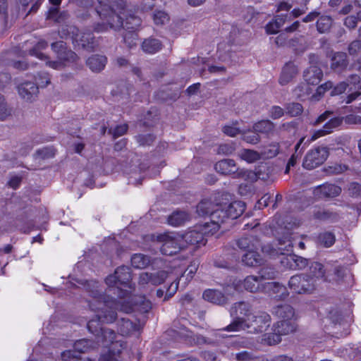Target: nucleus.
Segmentation results:
<instances>
[{
  "mask_svg": "<svg viewBox=\"0 0 361 361\" xmlns=\"http://www.w3.org/2000/svg\"><path fill=\"white\" fill-rule=\"evenodd\" d=\"M159 239L162 243L160 251L164 255L171 256L176 255L183 248V245L173 236L161 235L159 237Z\"/></svg>",
  "mask_w": 361,
  "mask_h": 361,
  "instance_id": "4468645a",
  "label": "nucleus"
},
{
  "mask_svg": "<svg viewBox=\"0 0 361 361\" xmlns=\"http://www.w3.org/2000/svg\"><path fill=\"white\" fill-rule=\"evenodd\" d=\"M228 219H235L239 217L245 209V204L242 201H234L230 204L224 203Z\"/></svg>",
  "mask_w": 361,
  "mask_h": 361,
  "instance_id": "7c9ffc66",
  "label": "nucleus"
},
{
  "mask_svg": "<svg viewBox=\"0 0 361 361\" xmlns=\"http://www.w3.org/2000/svg\"><path fill=\"white\" fill-rule=\"evenodd\" d=\"M263 291L276 300H284L288 295L286 286L277 282L268 281L263 284Z\"/></svg>",
  "mask_w": 361,
  "mask_h": 361,
  "instance_id": "dca6fc26",
  "label": "nucleus"
},
{
  "mask_svg": "<svg viewBox=\"0 0 361 361\" xmlns=\"http://www.w3.org/2000/svg\"><path fill=\"white\" fill-rule=\"evenodd\" d=\"M281 341V335L276 331L272 334H264L262 338V343L267 345H274Z\"/></svg>",
  "mask_w": 361,
  "mask_h": 361,
  "instance_id": "8fccbe9b",
  "label": "nucleus"
},
{
  "mask_svg": "<svg viewBox=\"0 0 361 361\" xmlns=\"http://www.w3.org/2000/svg\"><path fill=\"white\" fill-rule=\"evenodd\" d=\"M236 245L240 250L247 252L253 250H257L260 247V242L257 237L247 235L236 240Z\"/></svg>",
  "mask_w": 361,
  "mask_h": 361,
  "instance_id": "4be33fe9",
  "label": "nucleus"
},
{
  "mask_svg": "<svg viewBox=\"0 0 361 361\" xmlns=\"http://www.w3.org/2000/svg\"><path fill=\"white\" fill-rule=\"evenodd\" d=\"M295 320V319L281 320L274 324L273 330L281 336L292 333L296 329Z\"/></svg>",
  "mask_w": 361,
  "mask_h": 361,
  "instance_id": "2f4dec72",
  "label": "nucleus"
},
{
  "mask_svg": "<svg viewBox=\"0 0 361 361\" xmlns=\"http://www.w3.org/2000/svg\"><path fill=\"white\" fill-rule=\"evenodd\" d=\"M210 225L208 222H206L202 231H199L197 228L190 230L181 235V239L188 245H195L199 244H205L204 233H211L209 231Z\"/></svg>",
  "mask_w": 361,
  "mask_h": 361,
  "instance_id": "f8f14e48",
  "label": "nucleus"
},
{
  "mask_svg": "<svg viewBox=\"0 0 361 361\" xmlns=\"http://www.w3.org/2000/svg\"><path fill=\"white\" fill-rule=\"evenodd\" d=\"M243 139V140H245V142H247L248 143L255 145L259 142L260 137H259V134L257 133V132L254 130V131H250V132H248L247 133L244 134Z\"/></svg>",
  "mask_w": 361,
  "mask_h": 361,
  "instance_id": "e2e57ef3",
  "label": "nucleus"
},
{
  "mask_svg": "<svg viewBox=\"0 0 361 361\" xmlns=\"http://www.w3.org/2000/svg\"><path fill=\"white\" fill-rule=\"evenodd\" d=\"M281 264L284 269L299 271L305 268L307 260L295 255H282Z\"/></svg>",
  "mask_w": 361,
  "mask_h": 361,
  "instance_id": "2eb2a0df",
  "label": "nucleus"
},
{
  "mask_svg": "<svg viewBox=\"0 0 361 361\" xmlns=\"http://www.w3.org/2000/svg\"><path fill=\"white\" fill-rule=\"evenodd\" d=\"M252 308L251 305L245 302L235 303L230 309V314L234 319L237 318L250 320Z\"/></svg>",
  "mask_w": 361,
  "mask_h": 361,
  "instance_id": "a211bd4d",
  "label": "nucleus"
},
{
  "mask_svg": "<svg viewBox=\"0 0 361 361\" xmlns=\"http://www.w3.org/2000/svg\"><path fill=\"white\" fill-rule=\"evenodd\" d=\"M141 23L140 18L134 13H128L125 8L123 26L125 30L133 32L140 26Z\"/></svg>",
  "mask_w": 361,
  "mask_h": 361,
  "instance_id": "473e14b6",
  "label": "nucleus"
},
{
  "mask_svg": "<svg viewBox=\"0 0 361 361\" xmlns=\"http://www.w3.org/2000/svg\"><path fill=\"white\" fill-rule=\"evenodd\" d=\"M348 124H361V116L350 114L345 117H334L329 119L323 126L322 129L316 131L312 137V140H314L319 137L324 136L333 131V130L340 126L343 121Z\"/></svg>",
  "mask_w": 361,
  "mask_h": 361,
  "instance_id": "423d86ee",
  "label": "nucleus"
},
{
  "mask_svg": "<svg viewBox=\"0 0 361 361\" xmlns=\"http://www.w3.org/2000/svg\"><path fill=\"white\" fill-rule=\"evenodd\" d=\"M51 47L56 54L57 60L47 61L46 64L54 69L61 70L72 63H75L79 59L78 55L68 49L66 43L63 41L52 43Z\"/></svg>",
  "mask_w": 361,
  "mask_h": 361,
  "instance_id": "7ed1b4c3",
  "label": "nucleus"
},
{
  "mask_svg": "<svg viewBox=\"0 0 361 361\" xmlns=\"http://www.w3.org/2000/svg\"><path fill=\"white\" fill-rule=\"evenodd\" d=\"M98 346V344L89 339H80L74 343V350L78 353L87 352L89 350Z\"/></svg>",
  "mask_w": 361,
  "mask_h": 361,
  "instance_id": "ea45409f",
  "label": "nucleus"
},
{
  "mask_svg": "<svg viewBox=\"0 0 361 361\" xmlns=\"http://www.w3.org/2000/svg\"><path fill=\"white\" fill-rule=\"evenodd\" d=\"M332 87L333 83L331 81L326 82L317 88L316 92L312 95V97L319 100L320 97H322L327 90H331Z\"/></svg>",
  "mask_w": 361,
  "mask_h": 361,
  "instance_id": "6e6d98bb",
  "label": "nucleus"
},
{
  "mask_svg": "<svg viewBox=\"0 0 361 361\" xmlns=\"http://www.w3.org/2000/svg\"><path fill=\"white\" fill-rule=\"evenodd\" d=\"M97 338L98 339L97 341L98 345L100 342L102 343L104 345L106 346L109 344L113 345L116 342H121L120 341H116V334L115 331L109 329H102L100 331L99 336Z\"/></svg>",
  "mask_w": 361,
  "mask_h": 361,
  "instance_id": "c9c22d12",
  "label": "nucleus"
},
{
  "mask_svg": "<svg viewBox=\"0 0 361 361\" xmlns=\"http://www.w3.org/2000/svg\"><path fill=\"white\" fill-rule=\"evenodd\" d=\"M214 207V209L210 213L212 228L209 229V231L212 234L216 232L219 229L220 225L228 219V214L224 203H216Z\"/></svg>",
  "mask_w": 361,
  "mask_h": 361,
  "instance_id": "9d476101",
  "label": "nucleus"
},
{
  "mask_svg": "<svg viewBox=\"0 0 361 361\" xmlns=\"http://www.w3.org/2000/svg\"><path fill=\"white\" fill-rule=\"evenodd\" d=\"M167 272H144L141 274L142 280H148L154 285L161 283L166 277Z\"/></svg>",
  "mask_w": 361,
  "mask_h": 361,
  "instance_id": "a19ab883",
  "label": "nucleus"
},
{
  "mask_svg": "<svg viewBox=\"0 0 361 361\" xmlns=\"http://www.w3.org/2000/svg\"><path fill=\"white\" fill-rule=\"evenodd\" d=\"M203 298L212 303L224 305L227 303V297L221 291L214 289H207L202 295Z\"/></svg>",
  "mask_w": 361,
  "mask_h": 361,
  "instance_id": "c756f323",
  "label": "nucleus"
},
{
  "mask_svg": "<svg viewBox=\"0 0 361 361\" xmlns=\"http://www.w3.org/2000/svg\"><path fill=\"white\" fill-rule=\"evenodd\" d=\"M87 285L88 292L92 299L89 302L91 310L97 313L96 318L90 320L87 324L88 331L99 336L100 331L103 329L101 326V322L112 323L116 318V309L115 308V300L109 295L103 294V290L100 288L99 283L96 281L91 282Z\"/></svg>",
  "mask_w": 361,
  "mask_h": 361,
  "instance_id": "f257e3e1",
  "label": "nucleus"
},
{
  "mask_svg": "<svg viewBox=\"0 0 361 361\" xmlns=\"http://www.w3.org/2000/svg\"><path fill=\"white\" fill-rule=\"evenodd\" d=\"M126 5L124 0H121L114 8H102L97 10L101 19L107 22L109 28L119 30L123 26V15Z\"/></svg>",
  "mask_w": 361,
  "mask_h": 361,
  "instance_id": "39448f33",
  "label": "nucleus"
},
{
  "mask_svg": "<svg viewBox=\"0 0 361 361\" xmlns=\"http://www.w3.org/2000/svg\"><path fill=\"white\" fill-rule=\"evenodd\" d=\"M297 73L298 68L293 63L288 62L286 63L279 78V83L281 85H287L295 77Z\"/></svg>",
  "mask_w": 361,
  "mask_h": 361,
  "instance_id": "cd10ccee",
  "label": "nucleus"
},
{
  "mask_svg": "<svg viewBox=\"0 0 361 361\" xmlns=\"http://www.w3.org/2000/svg\"><path fill=\"white\" fill-rule=\"evenodd\" d=\"M239 156L248 163H253L261 158L259 152L252 149H243L240 152Z\"/></svg>",
  "mask_w": 361,
  "mask_h": 361,
  "instance_id": "de8ad7c7",
  "label": "nucleus"
},
{
  "mask_svg": "<svg viewBox=\"0 0 361 361\" xmlns=\"http://www.w3.org/2000/svg\"><path fill=\"white\" fill-rule=\"evenodd\" d=\"M342 190L341 188L331 183H324L313 189V195L317 200H327L338 196Z\"/></svg>",
  "mask_w": 361,
  "mask_h": 361,
  "instance_id": "ddd939ff",
  "label": "nucleus"
},
{
  "mask_svg": "<svg viewBox=\"0 0 361 361\" xmlns=\"http://www.w3.org/2000/svg\"><path fill=\"white\" fill-rule=\"evenodd\" d=\"M348 191L350 196L358 197L361 196V185L353 182L348 185Z\"/></svg>",
  "mask_w": 361,
  "mask_h": 361,
  "instance_id": "338daca9",
  "label": "nucleus"
},
{
  "mask_svg": "<svg viewBox=\"0 0 361 361\" xmlns=\"http://www.w3.org/2000/svg\"><path fill=\"white\" fill-rule=\"evenodd\" d=\"M270 325V315L265 312H257L251 314L250 320L240 318L234 319L224 330L227 331H244L248 334H255L267 331Z\"/></svg>",
  "mask_w": 361,
  "mask_h": 361,
  "instance_id": "f03ea898",
  "label": "nucleus"
},
{
  "mask_svg": "<svg viewBox=\"0 0 361 361\" xmlns=\"http://www.w3.org/2000/svg\"><path fill=\"white\" fill-rule=\"evenodd\" d=\"M190 217L188 213L183 211H176L172 213L168 218V223L173 226H180L189 221Z\"/></svg>",
  "mask_w": 361,
  "mask_h": 361,
  "instance_id": "4c0bfd02",
  "label": "nucleus"
},
{
  "mask_svg": "<svg viewBox=\"0 0 361 361\" xmlns=\"http://www.w3.org/2000/svg\"><path fill=\"white\" fill-rule=\"evenodd\" d=\"M335 235L331 232H324L317 238L318 243L326 247H331L335 243Z\"/></svg>",
  "mask_w": 361,
  "mask_h": 361,
  "instance_id": "09e8293b",
  "label": "nucleus"
},
{
  "mask_svg": "<svg viewBox=\"0 0 361 361\" xmlns=\"http://www.w3.org/2000/svg\"><path fill=\"white\" fill-rule=\"evenodd\" d=\"M7 7L6 0H0V20L4 28H6L8 25Z\"/></svg>",
  "mask_w": 361,
  "mask_h": 361,
  "instance_id": "864d4df0",
  "label": "nucleus"
},
{
  "mask_svg": "<svg viewBox=\"0 0 361 361\" xmlns=\"http://www.w3.org/2000/svg\"><path fill=\"white\" fill-rule=\"evenodd\" d=\"M128 126L127 124H122L116 126L114 128H109V133L111 134L114 139L124 135L128 130Z\"/></svg>",
  "mask_w": 361,
  "mask_h": 361,
  "instance_id": "4d7b16f0",
  "label": "nucleus"
},
{
  "mask_svg": "<svg viewBox=\"0 0 361 361\" xmlns=\"http://www.w3.org/2000/svg\"><path fill=\"white\" fill-rule=\"evenodd\" d=\"M61 359L63 361H80L79 355L75 350H66L61 353Z\"/></svg>",
  "mask_w": 361,
  "mask_h": 361,
  "instance_id": "0e129e2a",
  "label": "nucleus"
},
{
  "mask_svg": "<svg viewBox=\"0 0 361 361\" xmlns=\"http://www.w3.org/2000/svg\"><path fill=\"white\" fill-rule=\"evenodd\" d=\"M348 51L350 55H357L361 51V41L354 40L348 46Z\"/></svg>",
  "mask_w": 361,
  "mask_h": 361,
  "instance_id": "774afa93",
  "label": "nucleus"
},
{
  "mask_svg": "<svg viewBox=\"0 0 361 361\" xmlns=\"http://www.w3.org/2000/svg\"><path fill=\"white\" fill-rule=\"evenodd\" d=\"M35 154L42 159H50L54 157L55 149L53 147H44L37 150Z\"/></svg>",
  "mask_w": 361,
  "mask_h": 361,
  "instance_id": "13d9d810",
  "label": "nucleus"
},
{
  "mask_svg": "<svg viewBox=\"0 0 361 361\" xmlns=\"http://www.w3.org/2000/svg\"><path fill=\"white\" fill-rule=\"evenodd\" d=\"M265 282L263 276H249L245 279L243 286L247 290L252 293L259 290L263 291V284H264Z\"/></svg>",
  "mask_w": 361,
  "mask_h": 361,
  "instance_id": "393cba45",
  "label": "nucleus"
},
{
  "mask_svg": "<svg viewBox=\"0 0 361 361\" xmlns=\"http://www.w3.org/2000/svg\"><path fill=\"white\" fill-rule=\"evenodd\" d=\"M157 261L158 259H155L152 262L149 257L140 253L135 254L131 257V265L133 268L137 269H144L151 263L154 264Z\"/></svg>",
  "mask_w": 361,
  "mask_h": 361,
  "instance_id": "f704fd0d",
  "label": "nucleus"
},
{
  "mask_svg": "<svg viewBox=\"0 0 361 361\" xmlns=\"http://www.w3.org/2000/svg\"><path fill=\"white\" fill-rule=\"evenodd\" d=\"M11 115V109L5 102L4 97L0 94V120L4 121Z\"/></svg>",
  "mask_w": 361,
  "mask_h": 361,
  "instance_id": "5fc2aeb1",
  "label": "nucleus"
},
{
  "mask_svg": "<svg viewBox=\"0 0 361 361\" xmlns=\"http://www.w3.org/2000/svg\"><path fill=\"white\" fill-rule=\"evenodd\" d=\"M275 125L269 120H262L253 126V129L257 133H262L269 135L274 133Z\"/></svg>",
  "mask_w": 361,
  "mask_h": 361,
  "instance_id": "58836bf2",
  "label": "nucleus"
},
{
  "mask_svg": "<svg viewBox=\"0 0 361 361\" xmlns=\"http://www.w3.org/2000/svg\"><path fill=\"white\" fill-rule=\"evenodd\" d=\"M233 357L237 361H258V358L262 357L255 356L251 351L243 350L233 354Z\"/></svg>",
  "mask_w": 361,
  "mask_h": 361,
  "instance_id": "3c124183",
  "label": "nucleus"
},
{
  "mask_svg": "<svg viewBox=\"0 0 361 361\" xmlns=\"http://www.w3.org/2000/svg\"><path fill=\"white\" fill-rule=\"evenodd\" d=\"M310 85L307 82L300 83L293 90L294 95L301 100H305L312 92Z\"/></svg>",
  "mask_w": 361,
  "mask_h": 361,
  "instance_id": "79ce46f5",
  "label": "nucleus"
},
{
  "mask_svg": "<svg viewBox=\"0 0 361 361\" xmlns=\"http://www.w3.org/2000/svg\"><path fill=\"white\" fill-rule=\"evenodd\" d=\"M107 58L104 55L94 54L86 61L87 66L94 73H99L105 68Z\"/></svg>",
  "mask_w": 361,
  "mask_h": 361,
  "instance_id": "412c9836",
  "label": "nucleus"
},
{
  "mask_svg": "<svg viewBox=\"0 0 361 361\" xmlns=\"http://www.w3.org/2000/svg\"><path fill=\"white\" fill-rule=\"evenodd\" d=\"M333 20L330 16H322L317 21V30L319 33H326L330 30Z\"/></svg>",
  "mask_w": 361,
  "mask_h": 361,
  "instance_id": "c03bdc74",
  "label": "nucleus"
},
{
  "mask_svg": "<svg viewBox=\"0 0 361 361\" xmlns=\"http://www.w3.org/2000/svg\"><path fill=\"white\" fill-rule=\"evenodd\" d=\"M123 349V343L122 342H116L113 345H110L106 353L100 355L99 361H118V358Z\"/></svg>",
  "mask_w": 361,
  "mask_h": 361,
  "instance_id": "a878e982",
  "label": "nucleus"
},
{
  "mask_svg": "<svg viewBox=\"0 0 361 361\" xmlns=\"http://www.w3.org/2000/svg\"><path fill=\"white\" fill-rule=\"evenodd\" d=\"M279 145L278 143H274L266 147L264 150L263 154L267 158H272L276 157L279 152Z\"/></svg>",
  "mask_w": 361,
  "mask_h": 361,
  "instance_id": "680f3d73",
  "label": "nucleus"
},
{
  "mask_svg": "<svg viewBox=\"0 0 361 361\" xmlns=\"http://www.w3.org/2000/svg\"><path fill=\"white\" fill-rule=\"evenodd\" d=\"M214 204L209 200H202L197 206V212L201 216H209L210 218V213L214 209Z\"/></svg>",
  "mask_w": 361,
  "mask_h": 361,
  "instance_id": "a18cd8bd",
  "label": "nucleus"
},
{
  "mask_svg": "<svg viewBox=\"0 0 361 361\" xmlns=\"http://www.w3.org/2000/svg\"><path fill=\"white\" fill-rule=\"evenodd\" d=\"M314 279L306 272L293 276L289 280L288 285L295 293H310L314 289Z\"/></svg>",
  "mask_w": 361,
  "mask_h": 361,
  "instance_id": "6e6552de",
  "label": "nucleus"
},
{
  "mask_svg": "<svg viewBox=\"0 0 361 361\" xmlns=\"http://www.w3.org/2000/svg\"><path fill=\"white\" fill-rule=\"evenodd\" d=\"M137 142L140 145H151L155 140V136L151 133L147 135H138L135 137Z\"/></svg>",
  "mask_w": 361,
  "mask_h": 361,
  "instance_id": "bf43d9fd",
  "label": "nucleus"
},
{
  "mask_svg": "<svg viewBox=\"0 0 361 361\" xmlns=\"http://www.w3.org/2000/svg\"><path fill=\"white\" fill-rule=\"evenodd\" d=\"M314 219L324 221H337L339 219V215L330 209L325 208H317L313 212Z\"/></svg>",
  "mask_w": 361,
  "mask_h": 361,
  "instance_id": "72a5a7b5",
  "label": "nucleus"
},
{
  "mask_svg": "<svg viewBox=\"0 0 361 361\" xmlns=\"http://www.w3.org/2000/svg\"><path fill=\"white\" fill-rule=\"evenodd\" d=\"M216 172L222 175H232L234 178L243 176L245 172L240 170L233 159H225L216 162L214 165Z\"/></svg>",
  "mask_w": 361,
  "mask_h": 361,
  "instance_id": "9b49d317",
  "label": "nucleus"
},
{
  "mask_svg": "<svg viewBox=\"0 0 361 361\" xmlns=\"http://www.w3.org/2000/svg\"><path fill=\"white\" fill-rule=\"evenodd\" d=\"M329 155V148L324 146H318L309 150L305 154L302 166L312 170L322 165Z\"/></svg>",
  "mask_w": 361,
  "mask_h": 361,
  "instance_id": "1a4fd4ad",
  "label": "nucleus"
},
{
  "mask_svg": "<svg viewBox=\"0 0 361 361\" xmlns=\"http://www.w3.org/2000/svg\"><path fill=\"white\" fill-rule=\"evenodd\" d=\"M303 77L305 82L314 86L321 82L323 78V71L320 67L316 65H311L304 71Z\"/></svg>",
  "mask_w": 361,
  "mask_h": 361,
  "instance_id": "6ab92c4d",
  "label": "nucleus"
},
{
  "mask_svg": "<svg viewBox=\"0 0 361 361\" xmlns=\"http://www.w3.org/2000/svg\"><path fill=\"white\" fill-rule=\"evenodd\" d=\"M152 18L156 25H164L169 20L168 14L163 11H156L153 13Z\"/></svg>",
  "mask_w": 361,
  "mask_h": 361,
  "instance_id": "052dcab7",
  "label": "nucleus"
},
{
  "mask_svg": "<svg viewBox=\"0 0 361 361\" xmlns=\"http://www.w3.org/2000/svg\"><path fill=\"white\" fill-rule=\"evenodd\" d=\"M256 250H251L243 255L242 262L245 265L249 267L256 268L264 264V259Z\"/></svg>",
  "mask_w": 361,
  "mask_h": 361,
  "instance_id": "bb28decb",
  "label": "nucleus"
},
{
  "mask_svg": "<svg viewBox=\"0 0 361 361\" xmlns=\"http://www.w3.org/2000/svg\"><path fill=\"white\" fill-rule=\"evenodd\" d=\"M272 314L277 317L286 319H295V311L290 305L284 304L274 307L272 310Z\"/></svg>",
  "mask_w": 361,
  "mask_h": 361,
  "instance_id": "c85d7f7f",
  "label": "nucleus"
},
{
  "mask_svg": "<svg viewBox=\"0 0 361 361\" xmlns=\"http://www.w3.org/2000/svg\"><path fill=\"white\" fill-rule=\"evenodd\" d=\"M18 90L20 96L28 102L35 100L39 93L37 85L30 81L22 82L18 85Z\"/></svg>",
  "mask_w": 361,
  "mask_h": 361,
  "instance_id": "f3484780",
  "label": "nucleus"
},
{
  "mask_svg": "<svg viewBox=\"0 0 361 361\" xmlns=\"http://www.w3.org/2000/svg\"><path fill=\"white\" fill-rule=\"evenodd\" d=\"M162 48V44L158 39L147 38L142 44V49L145 53L154 54Z\"/></svg>",
  "mask_w": 361,
  "mask_h": 361,
  "instance_id": "e433bc0d",
  "label": "nucleus"
},
{
  "mask_svg": "<svg viewBox=\"0 0 361 361\" xmlns=\"http://www.w3.org/2000/svg\"><path fill=\"white\" fill-rule=\"evenodd\" d=\"M61 38L67 39L70 37L73 43L82 49H92L94 44V37L92 32H80L73 25L63 27L59 31Z\"/></svg>",
  "mask_w": 361,
  "mask_h": 361,
  "instance_id": "20e7f679",
  "label": "nucleus"
},
{
  "mask_svg": "<svg viewBox=\"0 0 361 361\" xmlns=\"http://www.w3.org/2000/svg\"><path fill=\"white\" fill-rule=\"evenodd\" d=\"M115 308L125 313H130L135 310L141 312H148L152 307L151 302L144 296H135L130 302H126L123 300H115Z\"/></svg>",
  "mask_w": 361,
  "mask_h": 361,
  "instance_id": "0eeeda50",
  "label": "nucleus"
},
{
  "mask_svg": "<svg viewBox=\"0 0 361 361\" xmlns=\"http://www.w3.org/2000/svg\"><path fill=\"white\" fill-rule=\"evenodd\" d=\"M290 20V16L288 13L277 15L266 25V32L268 34H276L286 22Z\"/></svg>",
  "mask_w": 361,
  "mask_h": 361,
  "instance_id": "5701e85b",
  "label": "nucleus"
},
{
  "mask_svg": "<svg viewBox=\"0 0 361 361\" xmlns=\"http://www.w3.org/2000/svg\"><path fill=\"white\" fill-rule=\"evenodd\" d=\"M358 22L356 15H350L345 18L343 24L349 30H354L357 27Z\"/></svg>",
  "mask_w": 361,
  "mask_h": 361,
  "instance_id": "69168bd1",
  "label": "nucleus"
},
{
  "mask_svg": "<svg viewBox=\"0 0 361 361\" xmlns=\"http://www.w3.org/2000/svg\"><path fill=\"white\" fill-rule=\"evenodd\" d=\"M348 65L347 54L345 52H335L331 58V68L335 72L341 73Z\"/></svg>",
  "mask_w": 361,
  "mask_h": 361,
  "instance_id": "aec40b11",
  "label": "nucleus"
},
{
  "mask_svg": "<svg viewBox=\"0 0 361 361\" xmlns=\"http://www.w3.org/2000/svg\"><path fill=\"white\" fill-rule=\"evenodd\" d=\"M47 42L44 40L37 42L32 48L30 49L28 54L30 56H35L39 59L46 61L47 56L41 52V50L44 49L47 47Z\"/></svg>",
  "mask_w": 361,
  "mask_h": 361,
  "instance_id": "37998d69",
  "label": "nucleus"
},
{
  "mask_svg": "<svg viewBox=\"0 0 361 361\" xmlns=\"http://www.w3.org/2000/svg\"><path fill=\"white\" fill-rule=\"evenodd\" d=\"M286 112L290 116H298L300 115L303 111L302 106L296 102L289 103L286 106Z\"/></svg>",
  "mask_w": 361,
  "mask_h": 361,
  "instance_id": "603ef678",
  "label": "nucleus"
},
{
  "mask_svg": "<svg viewBox=\"0 0 361 361\" xmlns=\"http://www.w3.org/2000/svg\"><path fill=\"white\" fill-rule=\"evenodd\" d=\"M123 272H113L112 274H109L105 279L106 285H108L109 287H116L118 289V291L121 290L122 288L120 286H122L123 287L127 286L126 283H123L119 280L120 274Z\"/></svg>",
  "mask_w": 361,
  "mask_h": 361,
  "instance_id": "49530a36",
  "label": "nucleus"
},
{
  "mask_svg": "<svg viewBox=\"0 0 361 361\" xmlns=\"http://www.w3.org/2000/svg\"><path fill=\"white\" fill-rule=\"evenodd\" d=\"M117 330L122 336H129L138 331V324L129 319L121 317L117 322Z\"/></svg>",
  "mask_w": 361,
  "mask_h": 361,
  "instance_id": "b1692460",
  "label": "nucleus"
}]
</instances>
